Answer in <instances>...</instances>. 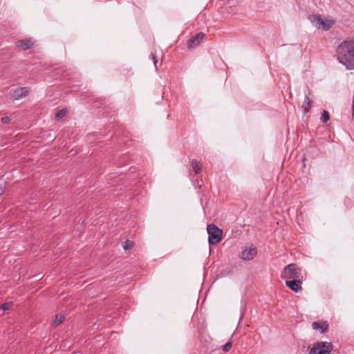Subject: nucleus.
<instances>
[{"label": "nucleus", "instance_id": "obj_19", "mask_svg": "<svg viewBox=\"0 0 354 354\" xmlns=\"http://www.w3.org/2000/svg\"><path fill=\"white\" fill-rule=\"evenodd\" d=\"M12 304V302H6V303H4L1 306V309L3 311H6L8 310H9L10 306Z\"/></svg>", "mask_w": 354, "mask_h": 354}, {"label": "nucleus", "instance_id": "obj_10", "mask_svg": "<svg viewBox=\"0 0 354 354\" xmlns=\"http://www.w3.org/2000/svg\"><path fill=\"white\" fill-rule=\"evenodd\" d=\"M28 94V89L26 87H20L15 89L12 93V97L16 100L22 99Z\"/></svg>", "mask_w": 354, "mask_h": 354}, {"label": "nucleus", "instance_id": "obj_14", "mask_svg": "<svg viewBox=\"0 0 354 354\" xmlns=\"http://www.w3.org/2000/svg\"><path fill=\"white\" fill-rule=\"evenodd\" d=\"M191 165L196 174H198L201 173V168L199 162H198L196 160H192L191 162Z\"/></svg>", "mask_w": 354, "mask_h": 354}, {"label": "nucleus", "instance_id": "obj_9", "mask_svg": "<svg viewBox=\"0 0 354 354\" xmlns=\"http://www.w3.org/2000/svg\"><path fill=\"white\" fill-rule=\"evenodd\" d=\"M315 22L317 25L322 26L324 30H328L333 26V22L328 19H324L321 15H317L315 17Z\"/></svg>", "mask_w": 354, "mask_h": 354}, {"label": "nucleus", "instance_id": "obj_17", "mask_svg": "<svg viewBox=\"0 0 354 354\" xmlns=\"http://www.w3.org/2000/svg\"><path fill=\"white\" fill-rule=\"evenodd\" d=\"M122 247L125 251H127L132 248L133 243L129 240H127L122 243Z\"/></svg>", "mask_w": 354, "mask_h": 354}, {"label": "nucleus", "instance_id": "obj_12", "mask_svg": "<svg viewBox=\"0 0 354 354\" xmlns=\"http://www.w3.org/2000/svg\"><path fill=\"white\" fill-rule=\"evenodd\" d=\"M304 103L305 104H303V106H302V110H303V113L306 114L310 111V103H311V100H310V98L307 94H306V95H305Z\"/></svg>", "mask_w": 354, "mask_h": 354}, {"label": "nucleus", "instance_id": "obj_20", "mask_svg": "<svg viewBox=\"0 0 354 354\" xmlns=\"http://www.w3.org/2000/svg\"><path fill=\"white\" fill-rule=\"evenodd\" d=\"M1 121L3 124H9L10 122V119L8 116L5 115L1 118Z\"/></svg>", "mask_w": 354, "mask_h": 354}, {"label": "nucleus", "instance_id": "obj_1", "mask_svg": "<svg viewBox=\"0 0 354 354\" xmlns=\"http://www.w3.org/2000/svg\"><path fill=\"white\" fill-rule=\"evenodd\" d=\"M338 62L347 70H354V37L340 43L336 48Z\"/></svg>", "mask_w": 354, "mask_h": 354}, {"label": "nucleus", "instance_id": "obj_5", "mask_svg": "<svg viewBox=\"0 0 354 354\" xmlns=\"http://www.w3.org/2000/svg\"><path fill=\"white\" fill-rule=\"evenodd\" d=\"M257 254V250L255 246L251 245L250 247H245L243 249L240 258L243 261L252 260Z\"/></svg>", "mask_w": 354, "mask_h": 354}, {"label": "nucleus", "instance_id": "obj_18", "mask_svg": "<svg viewBox=\"0 0 354 354\" xmlns=\"http://www.w3.org/2000/svg\"><path fill=\"white\" fill-rule=\"evenodd\" d=\"M232 342L229 341V342H226L223 346V352H225V353L227 352L232 348Z\"/></svg>", "mask_w": 354, "mask_h": 354}, {"label": "nucleus", "instance_id": "obj_7", "mask_svg": "<svg viewBox=\"0 0 354 354\" xmlns=\"http://www.w3.org/2000/svg\"><path fill=\"white\" fill-rule=\"evenodd\" d=\"M285 283L288 288L296 293L301 292L302 290V281L300 279L286 280L285 281Z\"/></svg>", "mask_w": 354, "mask_h": 354}, {"label": "nucleus", "instance_id": "obj_23", "mask_svg": "<svg viewBox=\"0 0 354 354\" xmlns=\"http://www.w3.org/2000/svg\"><path fill=\"white\" fill-rule=\"evenodd\" d=\"M121 167V165H120V163H118V167Z\"/></svg>", "mask_w": 354, "mask_h": 354}, {"label": "nucleus", "instance_id": "obj_4", "mask_svg": "<svg viewBox=\"0 0 354 354\" xmlns=\"http://www.w3.org/2000/svg\"><path fill=\"white\" fill-rule=\"evenodd\" d=\"M333 350L330 342H318L309 351L308 354H328Z\"/></svg>", "mask_w": 354, "mask_h": 354}, {"label": "nucleus", "instance_id": "obj_3", "mask_svg": "<svg viewBox=\"0 0 354 354\" xmlns=\"http://www.w3.org/2000/svg\"><path fill=\"white\" fill-rule=\"evenodd\" d=\"M208 243L211 245H217L222 239V230L216 225L212 223L207 226Z\"/></svg>", "mask_w": 354, "mask_h": 354}, {"label": "nucleus", "instance_id": "obj_21", "mask_svg": "<svg viewBox=\"0 0 354 354\" xmlns=\"http://www.w3.org/2000/svg\"><path fill=\"white\" fill-rule=\"evenodd\" d=\"M151 56H152L153 62L156 71H158V66H157L158 60H157V57L153 53H151Z\"/></svg>", "mask_w": 354, "mask_h": 354}, {"label": "nucleus", "instance_id": "obj_8", "mask_svg": "<svg viewBox=\"0 0 354 354\" xmlns=\"http://www.w3.org/2000/svg\"><path fill=\"white\" fill-rule=\"evenodd\" d=\"M328 323L326 320H320L312 323V328L313 330H319L322 334L325 333L328 330Z\"/></svg>", "mask_w": 354, "mask_h": 354}, {"label": "nucleus", "instance_id": "obj_22", "mask_svg": "<svg viewBox=\"0 0 354 354\" xmlns=\"http://www.w3.org/2000/svg\"><path fill=\"white\" fill-rule=\"evenodd\" d=\"M4 193V186L3 184H0V196Z\"/></svg>", "mask_w": 354, "mask_h": 354}, {"label": "nucleus", "instance_id": "obj_16", "mask_svg": "<svg viewBox=\"0 0 354 354\" xmlns=\"http://www.w3.org/2000/svg\"><path fill=\"white\" fill-rule=\"evenodd\" d=\"M330 120V114L327 111L324 110L322 113L320 120L323 123H326Z\"/></svg>", "mask_w": 354, "mask_h": 354}, {"label": "nucleus", "instance_id": "obj_11", "mask_svg": "<svg viewBox=\"0 0 354 354\" xmlns=\"http://www.w3.org/2000/svg\"><path fill=\"white\" fill-rule=\"evenodd\" d=\"M33 42L30 39L26 38L24 39L19 40L16 42L17 47L21 48L23 50H26L32 48Z\"/></svg>", "mask_w": 354, "mask_h": 354}, {"label": "nucleus", "instance_id": "obj_13", "mask_svg": "<svg viewBox=\"0 0 354 354\" xmlns=\"http://www.w3.org/2000/svg\"><path fill=\"white\" fill-rule=\"evenodd\" d=\"M64 319H65L64 315H59V314L57 315L51 325L53 328H55V327L58 326L61 323H62Z\"/></svg>", "mask_w": 354, "mask_h": 354}, {"label": "nucleus", "instance_id": "obj_15", "mask_svg": "<svg viewBox=\"0 0 354 354\" xmlns=\"http://www.w3.org/2000/svg\"><path fill=\"white\" fill-rule=\"evenodd\" d=\"M66 113H67L66 109H62L59 110L55 115V119L56 120H61L62 118H64L66 115Z\"/></svg>", "mask_w": 354, "mask_h": 354}, {"label": "nucleus", "instance_id": "obj_6", "mask_svg": "<svg viewBox=\"0 0 354 354\" xmlns=\"http://www.w3.org/2000/svg\"><path fill=\"white\" fill-rule=\"evenodd\" d=\"M205 36V35L201 32L190 37L187 41V48L192 50L199 46Z\"/></svg>", "mask_w": 354, "mask_h": 354}, {"label": "nucleus", "instance_id": "obj_2", "mask_svg": "<svg viewBox=\"0 0 354 354\" xmlns=\"http://www.w3.org/2000/svg\"><path fill=\"white\" fill-rule=\"evenodd\" d=\"M281 277L285 281L300 279L301 277V270L296 264L290 263L283 268Z\"/></svg>", "mask_w": 354, "mask_h": 354}]
</instances>
